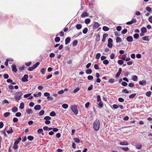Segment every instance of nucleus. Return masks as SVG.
Masks as SVG:
<instances>
[{
    "mask_svg": "<svg viewBox=\"0 0 152 152\" xmlns=\"http://www.w3.org/2000/svg\"><path fill=\"white\" fill-rule=\"evenodd\" d=\"M15 95L14 99H15V101L18 102L21 98V96L23 95V94L20 91L16 92L13 94Z\"/></svg>",
    "mask_w": 152,
    "mask_h": 152,
    "instance_id": "obj_1",
    "label": "nucleus"
},
{
    "mask_svg": "<svg viewBox=\"0 0 152 152\" xmlns=\"http://www.w3.org/2000/svg\"><path fill=\"white\" fill-rule=\"evenodd\" d=\"M10 130H8L7 131V132L8 134H11L13 132V131L12 130V127H10Z\"/></svg>",
    "mask_w": 152,
    "mask_h": 152,
    "instance_id": "obj_35",
    "label": "nucleus"
},
{
    "mask_svg": "<svg viewBox=\"0 0 152 152\" xmlns=\"http://www.w3.org/2000/svg\"><path fill=\"white\" fill-rule=\"evenodd\" d=\"M137 21L136 18H133L131 21L127 22L126 24L127 25H131L133 23H136Z\"/></svg>",
    "mask_w": 152,
    "mask_h": 152,
    "instance_id": "obj_5",
    "label": "nucleus"
},
{
    "mask_svg": "<svg viewBox=\"0 0 152 152\" xmlns=\"http://www.w3.org/2000/svg\"><path fill=\"white\" fill-rule=\"evenodd\" d=\"M122 85L124 86H127V83L125 81H123L121 83Z\"/></svg>",
    "mask_w": 152,
    "mask_h": 152,
    "instance_id": "obj_61",
    "label": "nucleus"
},
{
    "mask_svg": "<svg viewBox=\"0 0 152 152\" xmlns=\"http://www.w3.org/2000/svg\"><path fill=\"white\" fill-rule=\"evenodd\" d=\"M122 27L120 26H118L116 27V29L118 31H120Z\"/></svg>",
    "mask_w": 152,
    "mask_h": 152,
    "instance_id": "obj_59",
    "label": "nucleus"
},
{
    "mask_svg": "<svg viewBox=\"0 0 152 152\" xmlns=\"http://www.w3.org/2000/svg\"><path fill=\"white\" fill-rule=\"evenodd\" d=\"M62 107L65 109L67 108L68 107V105L67 104H64L62 105Z\"/></svg>",
    "mask_w": 152,
    "mask_h": 152,
    "instance_id": "obj_33",
    "label": "nucleus"
},
{
    "mask_svg": "<svg viewBox=\"0 0 152 152\" xmlns=\"http://www.w3.org/2000/svg\"><path fill=\"white\" fill-rule=\"evenodd\" d=\"M100 127V122L99 120L96 119L93 123V127L96 131H98Z\"/></svg>",
    "mask_w": 152,
    "mask_h": 152,
    "instance_id": "obj_2",
    "label": "nucleus"
},
{
    "mask_svg": "<svg viewBox=\"0 0 152 152\" xmlns=\"http://www.w3.org/2000/svg\"><path fill=\"white\" fill-rule=\"evenodd\" d=\"M151 91H148L146 92V95L148 97H149L151 96Z\"/></svg>",
    "mask_w": 152,
    "mask_h": 152,
    "instance_id": "obj_37",
    "label": "nucleus"
},
{
    "mask_svg": "<svg viewBox=\"0 0 152 152\" xmlns=\"http://www.w3.org/2000/svg\"><path fill=\"white\" fill-rule=\"evenodd\" d=\"M141 31L142 32H143L144 33H146L147 31V29L145 27H142L141 29Z\"/></svg>",
    "mask_w": 152,
    "mask_h": 152,
    "instance_id": "obj_17",
    "label": "nucleus"
},
{
    "mask_svg": "<svg viewBox=\"0 0 152 152\" xmlns=\"http://www.w3.org/2000/svg\"><path fill=\"white\" fill-rule=\"evenodd\" d=\"M88 29L87 28L85 27L83 30V32L84 34H86L88 32Z\"/></svg>",
    "mask_w": 152,
    "mask_h": 152,
    "instance_id": "obj_32",
    "label": "nucleus"
},
{
    "mask_svg": "<svg viewBox=\"0 0 152 152\" xmlns=\"http://www.w3.org/2000/svg\"><path fill=\"white\" fill-rule=\"evenodd\" d=\"M133 37L134 39H137L139 37V35L137 33L133 35Z\"/></svg>",
    "mask_w": 152,
    "mask_h": 152,
    "instance_id": "obj_38",
    "label": "nucleus"
},
{
    "mask_svg": "<svg viewBox=\"0 0 152 152\" xmlns=\"http://www.w3.org/2000/svg\"><path fill=\"white\" fill-rule=\"evenodd\" d=\"M26 112L28 114H29L30 113H32V111L31 109H29V108H27L26 110Z\"/></svg>",
    "mask_w": 152,
    "mask_h": 152,
    "instance_id": "obj_25",
    "label": "nucleus"
},
{
    "mask_svg": "<svg viewBox=\"0 0 152 152\" xmlns=\"http://www.w3.org/2000/svg\"><path fill=\"white\" fill-rule=\"evenodd\" d=\"M28 75H25L22 78L21 80L23 82H26L28 81Z\"/></svg>",
    "mask_w": 152,
    "mask_h": 152,
    "instance_id": "obj_4",
    "label": "nucleus"
},
{
    "mask_svg": "<svg viewBox=\"0 0 152 152\" xmlns=\"http://www.w3.org/2000/svg\"><path fill=\"white\" fill-rule=\"evenodd\" d=\"M118 63L119 64L122 65L124 64V62L122 60H118Z\"/></svg>",
    "mask_w": 152,
    "mask_h": 152,
    "instance_id": "obj_46",
    "label": "nucleus"
},
{
    "mask_svg": "<svg viewBox=\"0 0 152 152\" xmlns=\"http://www.w3.org/2000/svg\"><path fill=\"white\" fill-rule=\"evenodd\" d=\"M102 29L104 31H108L109 29V28L106 26H104L103 27Z\"/></svg>",
    "mask_w": 152,
    "mask_h": 152,
    "instance_id": "obj_34",
    "label": "nucleus"
},
{
    "mask_svg": "<svg viewBox=\"0 0 152 152\" xmlns=\"http://www.w3.org/2000/svg\"><path fill=\"white\" fill-rule=\"evenodd\" d=\"M21 115V113L20 112H17L15 114V115L17 117H20Z\"/></svg>",
    "mask_w": 152,
    "mask_h": 152,
    "instance_id": "obj_63",
    "label": "nucleus"
},
{
    "mask_svg": "<svg viewBox=\"0 0 152 152\" xmlns=\"http://www.w3.org/2000/svg\"><path fill=\"white\" fill-rule=\"evenodd\" d=\"M39 64L40 63L39 62H37L35 64L33 65V67L34 68V69H36Z\"/></svg>",
    "mask_w": 152,
    "mask_h": 152,
    "instance_id": "obj_23",
    "label": "nucleus"
},
{
    "mask_svg": "<svg viewBox=\"0 0 152 152\" xmlns=\"http://www.w3.org/2000/svg\"><path fill=\"white\" fill-rule=\"evenodd\" d=\"M46 71V69L45 68H43L41 70V72L42 74H45V72Z\"/></svg>",
    "mask_w": 152,
    "mask_h": 152,
    "instance_id": "obj_42",
    "label": "nucleus"
},
{
    "mask_svg": "<svg viewBox=\"0 0 152 152\" xmlns=\"http://www.w3.org/2000/svg\"><path fill=\"white\" fill-rule=\"evenodd\" d=\"M126 54H124L122 56V57L121 58V59L123 60H125L126 59Z\"/></svg>",
    "mask_w": 152,
    "mask_h": 152,
    "instance_id": "obj_52",
    "label": "nucleus"
},
{
    "mask_svg": "<svg viewBox=\"0 0 152 152\" xmlns=\"http://www.w3.org/2000/svg\"><path fill=\"white\" fill-rule=\"evenodd\" d=\"M128 86L131 88H133L134 86V84L133 83H130L129 84Z\"/></svg>",
    "mask_w": 152,
    "mask_h": 152,
    "instance_id": "obj_54",
    "label": "nucleus"
},
{
    "mask_svg": "<svg viewBox=\"0 0 152 152\" xmlns=\"http://www.w3.org/2000/svg\"><path fill=\"white\" fill-rule=\"evenodd\" d=\"M78 43V42L77 40H74L72 43L73 45L74 46H76Z\"/></svg>",
    "mask_w": 152,
    "mask_h": 152,
    "instance_id": "obj_44",
    "label": "nucleus"
},
{
    "mask_svg": "<svg viewBox=\"0 0 152 152\" xmlns=\"http://www.w3.org/2000/svg\"><path fill=\"white\" fill-rule=\"evenodd\" d=\"M115 57V54L113 53H112L110 55V58L111 59H113Z\"/></svg>",
    "mask_w": 152,
    "mask_h": 152,
    "instance_id": "obj_57",
    "label": "nucleus"
},
{
    "mask_svg": "<svg viewBox=\"0 0 152 152\" xmlns=\"http://www.w3.org/2000/svg\"><path fill=\"white\" fill-rule=\"evenodd\" d=\"M24 103L23 102H22L20 104L19 108L20 109H22L24 108Z\"/></svg>",
    "mask_w": 152,
    "mask_h": 152,
    "instance_id": "obj_29",
    "label": "nucleus"
},
{
    "mask_svg": "<svg viewBox=\"0 0 152 152\" xmlns=\"http://www.w3.org/2000/svg\"><path fill=\"white\" fill-rule=\"evenodd\" d=\"M74 140L76 142L78 143H79L80 142V140L78 138H75L74 139Z\"/></svg>",
    "mask_w": 152,
    "mask_h": 152,
    "instance_id": "obj_41",
    "label": "nucleus"
},
{
    "mask_svg": "<svg viewBox=\"0 0 152 152\" xmlns=\"http://www.w3.org/2000/svg\"><path fill=\"white\" fill-rule=\"evenodd\" d=\"M27 138L29 140L31 141L33 140L34 137L32 136H29Z\"/></svg>",
    "mask_w": 152,
    "mask_h": 152,
    "instance_id": "obj_40",
    "label": "nucleus"
},
{
    "mask_svg": "<svg viewBox=\"0 0 152 152\" xmlns=\"http://www.w3.org/2000/svg\"><path fill=\"white\" fill-rule=\"evenodd\" d=\"M70 40L71 38L70 37H67L65 40V45H66L68 44L70 42Z\"/></svg>",
    "mask_w": 152,
    "mask_h": 152,
    "instance_id": "obj_12",
    "label": "nucleus"
},
{
    "mask_svg": "<svg viewBox=\"0 0 152 152\" xmlns=\"http://www.w3.org/2000/svg\"><path fill=\"white\" fill-rule=\"evenodd\" d=\"M122 92L126 94H128L129 93V91L127 90L126 89H123L122 91Z\"/></svg>",
    "mask_w": 152,
    "mask_h": 152,
    "instance_id": "obj_47",
    "label": "nucleus"
},
{
    "mask_svg": "<svg viewBox=\"0 0 152 152\" xmlns=\"http://www.w3.org/2000/svg\"><path fill=\"white\" fill-rule=\"evenodd\" d=\"M139 84L141 85H144L146 84V81L145 80H143L142 81H140L139 82Z\"/></svg>",
    "mask_w": 152,
    "mask_h": 152,
    "instance_id": "obj_10",
    "label": "nucleus"
},
{
    "mask_svg": "<svg viewBox=\"0 0 152 152\" xmlns=\"http://www.w3.org/2000/svg\"><path fill=\"white\" fill-rule=\"evenodd\" d=\"M41 106L37 104L35 105L34 107V109L35 110H39L41 109Z\"/></svg>",
    "mask_w": 152,
    "mask_h": 152,
    "instance_id": "obj_15",
    "label": "nucleus"
},
{
    "mask_svg": "<svg viewBox=\"0 0 152 152\" xmlns=\"http://www.w3.org/2000/svg\"><path fill=\"white\" fill-rule=\"evenodd\" d=\"M99 26V24L98 23L95 22L93 26L94 29H95L98 27Z\"/></svg>",
    "mask_w": 152,
    "mask_h": 152,
    "instance_id": "obj_13",
    "label": "nucleus"
},
{
    "mask_svg": "<svg viewBox=\"0 0 152 152\" xmlns=\"http://www.w3.org/2000/svg\"><path fill=\"white\" fill-rule=\"evenodd\" d=\"M12 112L15 113L18 111V108L16 107H15L12 108Z\"/></svg>",
    "mask_w": 152,
    "mask_h": 152,
    "instance_id": "obj_18",
    "label": "nucleus"
},
{
    "mask_svg": "<svg viewBox=\"0 0 152 152\" xmlns=\"http://www.w3.org/2000/svg\"><path fill=\"white\" fill-rule=\"evenodd\" d=\"M86 73L88 74H90L92 72V70L91 69H88L86 71Z\"/></svg>",
    "mask_w": 152,
    "mask_h": 152,
    "instance_id": "obj_22",
    "label": "nucleus"
},
{
    "mask_svg": "<svg viewBox=\"0 0 152 152\" xmlns=\"http://www.w3.org/2000/svg\"><path fill=\"white\" fill-rule=\"evenodd\" d=\"M91 21V20L89 18H87L85 20V22L86 24L89 23Z\"/></svg>",
    "mask_w": 152,
    "mask_h": 152,
    "instance_id": "obj_31",
    "label": "nucleus"
},
{
    "mask_svg": "<svg viewBox=\"0 0 152 152\" xmlns=\"http://www.w3.org/2000/svg\"><path fill=\"white\" fill-rule=\"evenodd\" d=\"M75 27L77 29H80L82 28V25L81 24H77L76 25Z\"/></svg>",
    "mask_w": 152,
    "mask_h": 152,
    "instance_id": "obj_16",
    "label": "nucleus"
},
{
    "mask_svg": "<svg viewBox=\"0 0 152 152\" xmlns=\"http://www.w3.org/2000/svg\"><path fill=\"white\" fill-rule=\"evenodd\" d=\"M88 16V14H87V13L86 12H85L84 13H83L81 15V17H85L86 16Z\"/></svg>",
    "mask_w": 152,
    "mask_h": 152,
    "instance_id": "obj_30",
    "label": "nucleus"
},
{
    "mask_svg": "<svg viewBox=\"0 0 152 152\" xmlns=\"http://www.w3.org/2000/svg\"><path fill=\"white\" fill-rule=\"evenodd\" d=\"M87 78L88 80H91L93 79V77L92 75H89L87 77Z\"/></svg>",
    "mask_w": 152,
    "mask_h": 152,
    "instance_id": "obj_62",
    "label": "nucleus"
},
{
    "mask_svg": "<svg viewBox=\"0 0 152 152\" xmlns=\"http://www.w3.org/2000/svg\"><path fill=\"white\" fill-rule=\"evenodd\" d=\"M126 39L128 42H131L132 41L133 38L132 36H129L127 37Z\"/></svg>",
    "mask_w": 152,
    "mask_h": 152,
    "instance_id": "obj_9",
    "label": "nucleus"
},
{
    "mask_svg": "<svg viewBox=\"0 0 152 152\" xmlns=\"http://www.w3.org/2000/svg\"><path fill=\"white\" fill-rule=\"evenodd\" d=\"M136 95V93L130 95L129 96V98L130 99H133L135 97Z\"/></svg>",
    "mask_w": 152,
    "mask_h": 152,
    "instance_id": "obj_28",
    "label": "nucleus"
},
{
    "mask_svg": "<svg viewBox=\"0 0 152 152\" xmlns=\"http://www.w3.org/2000/svg\"><path fill=\"white\" fill-rule=\"evenodd\" d=\"M21 139L20 137H19L17 139V140L15 141L14 143L15 144H18L20 142V141L21 140Z\"/></svg>",
    "mask_w": 152,
    "mask_h": 152,
    "instance_id": "obj_20",
    "label": "nucleus"
},
{
    "mask_svg": "<svg viewBox=\"0 0 152 152\" xmlns=\"http://www.w3.org/2000/svg\"><path fill=\"white\" fill-rule=\"evenodd\" d=\"M146 10L148 12H150L152 11L151 8L149 7H147L146 8Z\"/></svg>",
    "mask_w": 152,
    "mask_h": 152,
    "instance_id": "obj_51",
    "label": "nucleus"
},
{
    "mask_svg": "<svg viewBox=\"0 0 152 152\" xmlns=\"http://www.w3.org/2000/svg\"><path fill=\"white\" fill-rule=\"evenodd\" d=\"M103 63L104 64L107 65L109 64V62L108 60H105L103 61Z\"/></svg>",
    "mask_w": 152,
    "mask_h": 152,
    "instance_id": "obj_43",
    "label": "nucleus"
},
{
    "mask_svg": "<svg viewBox=\"0 0 152 152\" xmlns=\"http://www.w3.org/2000/svg\"><path fill=\"white\" fill-rule=\"evenodd\" d=\"M71 108L73 112L76 115L78 114V110L76 105H72Z\"/></svg>",
    "mask_w": 152,
    "mask_h": 152,
    "instance_id": "obj_3",
    "label": "nucleus"
},
{
    "mask_svg": "<svg viewBox=\"0 0 152 152\" xmlns=\"http://www.w3.org/2000/svg\"><path fill=\"white\" fill-rule=\"evenodd\" d=\"M120 144L121 145H128V143L127 142L124 141L120 142Z\"/></svg>",
    "mask_w": 152,
    "mask_h": 152,
    "instance_id": "obj_21",
    "label": "nucleus"
},
{
    "mask_svg": "<svg viewBox=\"0 0 152 152\" xmlns=\"http://www.w3.org/2000/svg\"><path fill=\"white\" fill-rule=\"evenodd\" d=\"M113 44L112 43H108L107 44V46L110 48H112L113 46Z\"/></svg>",
    "mask_w": 152,
    "mask_h": 152,
    "instance_id": "obj_64",
    "label": "nucleus"
},
{
    "mask_svg": "<svg viewBox=\"0 0 152 152\" xmlns=\"http://www.w3.org/2000/svg\"><path fill=\"white\" fill-rule=\"evenodd\" d=\"M44 113L45 111L44 110H42L39 113V115L40 116H42L44 115Z\"/></svg>",
    "mask_w": 152,
    "mask_h": 152,
    "instance_id": "obj_45",
    "label": "nucleus"
},
{
    "mask_svg": "<svg viewBox=\"0 0 152 152\" xmlns=\"http://www.w3.org/2000/svg\"><path fill=\"white\" fill-rule=\"evenodd\" d=\"M42 93L40 92H38L37 94H33V96L34 97H38L40 96L41 95Z\"/></svg>",
    "mask_w": 152,
    "mask_h": 152,
    "instance_id": "obj_24",
    "label": "nucleus"
},
{
    "mask_svg": "<svg viewBox=\"0 0 152 152\" xmlns=\"http://www.w3.org/2000/svg\"><path fill=\"white\" fill-rule=\"evenodd\" d=\"M121 71H122L121 68H119L118 71V72H117V74H116V75H115V77L116 78H118V77L120 75V74L121 73Z\"/></svg>",
    "mask_w": 152,
    "mask_h": 152,
    "instance_id": "obj_8",
    "label": "nucleus"
},
{
    "mask_svg": "<svg viewBox=\"0 0 152 152\" xmlns=\"http://www.w3.org/2000/svg\"><path fill=\"white\" fill-rule=\"evenodd\" d=\"M12 70L15 72H16L17 71V69L16 68V66L15 64H12L11 66Z\"/></svg>",
    "mask_w": 152,
    "mask_h": 152,
    "instance_id": "obj_7",
    "label": "nucleus"
},
{
    "mask_svg": "<svg viewBox=\"0 0 152 152\" xmlns=\"http://www.w3.org/2000/svg\"><path fill=\"white\" fill-rule=\"evenodd\" d=\"M101 54L100 53H97L96 56V58L97 59H99L100 57Z\"/></svg>",
    "mask_w": 152,
    "mask_h": 152,
    "instance_id": "obj_56",
    "label": "nucleus"
},
{
    "mask_svg": "<svg viewBox=\"0 0 152 152\" xmlns=\"http://www.w3.org/2000/svg\"><path fill=\"white\" fill-rule=\"evenodd\" d=\"M108 82L111 83H113L115 82V80L114 79L111 78L108 81Z\"/></svg>",
    "mask_w": 152,
    "mask_h": 152,
    "instance_id": "obj_55",
    "label": "nucleus"
},
{
    "mask_svg": "<svg viewBox=\"0 0 152 152\" xmlns=\"http://www.w3.org/2000/svg\"><path fill=\"white\" fill-rule=\"evenodd\" d=\"M10 114V112H6L4 113V116L5 117H7L9 116Z\"/></svg>",
    "mask_w": 152,
    "mask_h": 152,
    "instance_id": "obj_39",
    "label": "nucleus"
},
{
    "mask_svg": "<svg viewBox=\"0 0 152 152\" xmlns=\"http://www.w3.org/2000/svg\"><path fill=\"white\" fill-rule=\"evenodd\" d=\"M99 102V104H98V106L99 108L101 109L102 107L103 106V104L102 102L101 101H100Z\"/></svg>",
    "mask_w": 152,
    "mask_h": 152,
    "instance_id": "obj_14",
    "label": "nucleus"
},
{
    "mask_svg": "<svg viewBox=\"0 0 152 152\" xmlns=\"http://www.w3.org/2000/svg\"><path fill=\"white\" fill-rule=\"evenodd\" d=\"M132 79L134 81H137L138 80V77L136 75H133L132 77Z\"/></svg>",
    "mask_w": 152,
    "mask_h": 152,
    "instance_id": "obj_19",
    "label": "nucleus"
},
{
    "mask_svg": "<svg viewBox=\"0 0 152 152\" xmlns=\"http://www.w3.org/2000/svg\"><path fill=\"white\" fill-rule=\"evenodd\" d=\"M148 38L149 37L148 36H146L143 37L142 38V39L144 41H148Z\"/></svg>",
    "mask_w": 152,
    "mask_h": 152,
    "instance_id": "obj_27",
    "label": "nucleus"
},
{
    "mask_svg": "<svg viewBox=\"0 0 152 152\" xmlns=\"http://www.w3.org/2000/svg\"><path fill=\"white\" fill-rule=\"evenodd\" d=\"M127 29L126 28L124 29L123 30H122L121 31V33L123 34H124L126 33H127Z\"/></svg>",
    "mask_w": 152,
    "mask_h": 152,
    "instance_id": "obj_48",
    "label": "nucleus"
},
{
    "mask_svg": "<svg viewBox=\"0 0 152 152\" xmlns=\"http://www.w3.org/2000/svg\"><path fill=\"white\" fill-rule=\"evenodd\" d=\"M31 95V93H28V94H25L24 96V98H27V97L30 96Z\"/></svg>",
    "mask_w": 152,
    "mask_h": 152,
    "instance_id": "obj_50",
    "label": "nucleus"
},
{
    "mask_svg": "<svg viewBox=\"0 0 152 152\" xmlns=\"http://www.w3.org/2000/svg\"><path fill=\"white\" fill-rule=\"evenodd\" d=\"M133 145H134L137 149H140L142 147V145L141 144H137L136 143H133Z\"/></svg>",
    "mask_w": 152,
    "mask_h": 152,
    "instance_id": "obj_6",
    "label": "nucleus"
},
{
    "mask_svg": "<svg viewBox=\"0 0 152 152\" xmlns=\"http://www.w3.org/2000/svg\"><path fill=\"white\" fill-rule=\"evenodd\" d=\"M113 107L114 109H117L119 107L118 105L116 104H114Z\"/></svg>",
    "mask_w": 152,
    "mask_h": 152,
    "instance_id": "obj_60",
    "label": "nucleus"
},
{
    "mask_svg": "<svg viewBox=\"0 0 152 152\" xmlns=\"http://www.w3.org/2000/svg\"><path fill=\"white\" fill-rule=\"evenodd\" d=\"M108 36V34H103V38L102 39V41L103 42H104L105 41V39L106 37H107Z\"/></svg>",
    "mask_w": 152,
    "mask_h": 152,
    "instance_id": "obj_11",
    "label": "nucleus"
},
{
    "mask_svg": "<svg viewBox=\"0 0 152 152\" xmlns=\"http://www.w3.org/2000/svg\"><path fill=\"white\" fill-rule=\"evenodd\" d=\"M17 144H15V143H14L13 148L15 150L17 149L18 148V146L17 145Z\"/></svg>",
    "mask_w": 152,
    "mask_h": 152,
    "instance_id": "obj_58",
    "label": "nucleus"
},
{
    "mask_svg": "<svg viewBox=\"0 0 152 152\" xmlns=\"http://www.w3.org/2000/svg\"><path fill=\"white\" fill-rule=\"evenodd\" d=\"M60 39L59 37H56L55 39V41L56 42H58L60 41Z\"/></svg>",
    "mask_w": 152,
    "mask_h": 152,
    "instance_id": "obj_36",
    "label": "nucleus"
},
{
    "mask_svg": "<svg viewBox=\"0 0 152 152\" xmlns=\"http://www.w3.org/2000/svg\"><path fill=\"white\" fill-rule=\"evenodd\" d=\"M116 41L117 43L120 42H121V39L119 37H117L116 39Z\"/></svg>",
    "mask_w": 152,
    "mask_h": 152,
    "instance_id": "obj_26",
    "label": "nucleus"
},
{
    "mask_svg": "<svg viewBox=\"0 0 152 152\" xmlns=\"http://www.w3.org/2000/svg\"><path fill=\"white\" fill-rule=\"evenodd\" d=\"M56 115V113L54 111H52L50 113V115L51 116H54Z\"/></svg>",
    "mask_w": 152,
    "mask_h": 152,
    "instance_id": "obj_53",
    "label": "nucleus"
},
{
    "mask_svg": "<svg viewBox=\"0 0 152 152\" xmlns=\"http://www.w3.org/2000/svg\"><path fill=\"white\" fill-rule=\"evenodd\" d=\"M44 119L46 120H49L51 119V118L49 116H46L44 118Z\"/></svg>",
    "mask_w": 152,
    "mask_h": 152,
    "instance_id": "obj_49",
    "label": "nucleus"
}]
</instances>
